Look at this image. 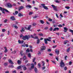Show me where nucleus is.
<instances>
[{"label": "nucleus", "instance_id": "nucleus-1", "mask_svg": "<svg viewBox=\"0 0 73 73\" xmlns=\"http://www.w3.org/2000/svg\"><path fill=\"white\" fill-rule=\"evenodd\" d=\"M29 38H31L30 35H26L25 36H23L22 39L25 40H29Z\"/></svg>", "mask_w": 73, "mask_h": 73}, {"label": "nucleus", "instance_id": "nucleus-2", "mask_svg": "<svg viewBox=\"0 0 73 73\" xmlns=\"http://www.w3.org/2000/svg\"><path fill=\"white\" fill-rule=\"evenodd\" d=\"M65 66V64H64V63L63 62L62 60L61 61V62L60 63V66L61 68H64Z\"/></svg>", "mask_w": 73, "mask_h": 73}, {"label": "nucleus", "instance_id": "nucleus-3", "mask_svg": "<svg viewBox=\"0 0 73 73\" xmlns=\"http://www.w3.org/2000/svg\"><path fill=\"white\" fill-rule=\"evenodd\" d=\"M41 5L43 6V8H44V9H46V10H48V7L45 6V4H42Z\"/></svg>", "mask_w": 73, "mask_h": 73}, {"label": "nucleus", "instance_id": "nucleus-4", "mask_svg": "<svg viewBox=\"0 0 73 73\" xmlns=\"http://www.w3.org/2000/svg\"><path fill=\"white\" fill-rule=\"evenodd\" d=\"M7 7L8 8H11L12 7V5L10 3H8L7 4Z\"/></svg>", "mask_w": 73, "mask_h": 73}, {"label": "nucleus", "instance_id": "nucleus-5", "mask_svg": "<svg viewBox=\"0 0 73 73\" xmlns=\"http://www.w3.org/2000/svg\"><path fill=\"white\" fill-rule=\"evenodd\" d=\"M51 6L53 7L54 11H57V9L56 8L57 6H55L53 5H51Z\"/></svg>", "mask_w": 73, "mask_h": 73}, {"label": "nucleus", "instance_id": "nucleus-6", "mask_svg": "<svg viewBox=\"0 0 73 73\" xmlns=\"http://www.w3.org/2000/svg\"><path fill=\"white\" fill-rule=\"evenodd\" d=\"M41 50H44L46 49V47L45 46H42L40 47Z\"/></svg>", "mask_w": 73, "mask_h": 73}, {"label": "nucleus", "instance_id": "nucleus-7", "mask_svg": "<svg viewBox=\"0 0 73 73\" xmlns=\"http://www.w3.org/2000/svg\"><path fill=\"white\" fill-rule=\"evenodd\" d=\"M32 26L31 25H29V27L27 28V27H25V28L26 30H29L31 28V27Z\"/></svg>", "mask_w": 73, "mask_h": 73}, {"label": "nucleus", "instance_id": "nucleus-8", "mask_svg": "<svg viewBox=\"0 0 73 73\" xmlns=\"http://www.w3.org/2000/svg\"><path fill=\"white\" fill-rule=\"evenodd\" d=\"M24 7L23 6H21L19 7V11H20L21 10V9H24Z\"/></svg>", "mask_w": 73, "mask_h": 73}, {"label": "nucleus", "instance_id": "nucleus-9", "mask_svg": "<svg viewBox=\"0 0 73 73\" xmlns=\"http://www.w3.org/2000/svg\"><path fill=\"white\" fill-rule=\"evenodd\" d=\"M22 67L23 68L24 70H26L27 69V68L25 67V65H23Z\"/></svg>", "mask_w": 73, "mask_h": 73}, {"label": "nucleus", "instance_id": "nucleus-10", "mask_svg": "<svg viewBox=\"0 0 73 73\" xmlns=\"http://www.w3.org/2000/svg\"><path fill=\"white\" fill-rule=\"evenodd\" d=\"M10 19L12 20H15L16 19H15V17L14 16H12L10 18Z\"/></svg>", "mask_w": 73, "mask_h": 73}, {"label": "nucleus", "instance_id": "nucleus-11", "mask_svg": "<svg viewBox=\"0 0 73 73\" xmlns=\"http://www.w3.org/2000/svg\"><path fill=\"white\" fill-rule=\"evenodd\" d=\"M59 29L58 27H55L53 30V31H58Z\"/></svg>", "mask_w": 73, "mask_h": 73}, {"label": "nucleus", "instance_id": "nucleus-12", "mask_svg": "<svg viewBox=\"0 0 73 73\" xmlns=\"http://www.w3.org/2000/svg\"><path fill=\"white\" fill-rule=\"evenodd\" d=\"M64 32H67V31H68V28H67L66 27H64Z\"/></svg>", "mask_w": 73, "mask_h": 73}, {"label": "nucleus", "instance_id": "nucleus-13", "mask_svg": "<svg viewBox=\"0 0 73 73\" xmlns=\"http://www.w3.org/2000/svg\"><path fill=\"white\" fill-rule=\"evenodd\" d=\"M20 54L22 56H23V55L25 56V54L23 53V51H21V52H20Z\"/></svg>", "mask_w": 73, "mask_h": 73}, {"label": "nucleus", "instance_id": "nucleus-14", "mask_svg": "<svg viewBox=\"0 0 73 73\" xmlns=\"http://www.w3.org/2000/svg\"><path fill=\"white\" fill-rule=\"evenodd\" d=\"M31 69H33L35 68V66L34 65V64L33 63H32L31 64Z\"/></svg>", "mask_w": 73, "mask_h": 73}, {"label": "nucleus", "instance_id": "nucleus-15", "mask_svg": "<svg viewBox=\"0 0 73 73\" xmlns=\"http://www.w3.org/2000/svg\"><path fill=\"white\" fill-rule=\"evenodd\" d=\"M9 63H10L11 64H13L14 63L12 62V61L11 60H9Z\"/></svg>", "mask_w": 73, "mask_h": 73}, {"label": "nucleus", "instance_id": "nucleus-16", "mask_svg": "<svg viewBox=\"0 0 73 73\" xmlns=\"http://www.w3.org/2000/svg\"><path fill=\"white\" fill-rule=\"evenodd\" d=\"M44 43L46 44H48V42L47 41V40L46 38H44Z\"/></svg>", "mask_w": 73, "mask_h": 73}, {"label": "nucleus", "instance_id": "nucleus-17", "mask_svg": "<svg viewBox=\"0 0 73 73\" xmlns=\"http://www.w3.org/2000/svg\"><path fill=\"white\" fill-rule=\"evenodd\" d=\"M23 16V15L20 13H19L18 14V16H19V17H21V16Z\"/></svg>", "mask_w": 73, "mask_h": 73}, {"label": "nucleus", "instance_id": "nucleus-18", "mask_svg": "<svg viewBox=\"0 0 73 73\" xmlns=\"http://www.w3.org/2000/svg\"><path fill=\"white\" fill-rule=\"evenodd\" d=\"M13 27H14L15 28H16V29H17L18 28V27L17 26L13 24L12 26Z\"/></svg>", "mask_w": 73, "mask_h": 73}, {"label": "nucleus", "instance_id": "nucleus-19", "mask_svg": "<svg viewBox=\"0 0 73 73\" xmlns=\"http://www.w3.org/2000/svg\"><path fill=\"white\" fill-rule=\"evenodd\" d=\"M4 49H5V50L4 51V52H5V53H6V52H7L8 51V50H7V47H4Z\"/></svg>", "mask_w": 73, "mask_h": 73}, {"label": "nucleus", "instance_id": "nucleus-20", "mask_svg": "<svg viewBox=\"0 0 73 73\" xmlns=\"http://www.w3.org/2000/svg\"><path fill=\"white\" fill-rule=\"evenodd\" d=\"M21 32H24L25 31V30L23 28V27H22V29L21 30H20Z\"/></svg>", "mask_w": 73, "mask_h": 73}, {"label": "nucleus", "instance_id": "nucleus-21", "mask_svg": "<svg viewBox=\"0 0 73 73\" xmlns=\"http://www.w3.org/2000/svg\"><path fill=\"white\" fill-rule=\"evenodd\" d=\"M17 63L18 64H19V65H20V64H21V62L20 60H18L17 61Z\"/></svg>", "mask_w": 73, "mask_h": 73}, {"label": "nucleus", "instance_id": "nucleus-22", "mask_svg": "<svg viewBox=\"0 0 73 73\" xmlns=\"http://www.w3.org/2000/svg\"><path fill=\"white\" fill-rule=\"evenodd\" d=\"M23 60H25L27 59V57H26V56L25 55H24L23 58Z\"/></svg>", "mask_w": 73, "mask_h": 73}, {"label": "nucleus", "instance_id": "nucleus-23", "mask_svg": "<svg viewBox=\"0 0 73 73\" xmlns=\"http://www.w3.org/2000/svg\"><path fill=\"white\" fill-rule=\"evenodd\" d=\"M40 39H39L38 38V40H37V42L36 43L38 44L40 43Z\"/></svg>", "mask_w": 73, "mask_h": 73}, {"label": "nucleus", "instance_id": "nucleus-24", "mask_svg": "<svg viewBox=\"0 0 73 73\" xmlns=\"http://www.w3.org/2000/svg\"><path fill=\"white\" fill-rule=\"evenodd\" d=\"M26 8H28V7H29V8H32V6H31V5L26 6Z\"/></svg>", "mask_w": 73, "mask_h": 73}, {"label": "nucleus", "instance_id": "nucleus-25", "mask_svg": "<svg viewBox=\"0 0 73 73\" xmlns=\"http://www.w3.org/2000/svg\"><path fill=\"white\" fill-rule=\"evenodd\" d=\"M34 71L35 73H37V69L36 67H35L34 68Z\"/></svg>", "mask_w": 73, "mask_h": 73}, {"label": "nucleus", "instance_id": "nucleus-26", "mask_svg": "<svg viewBox=\"0 0 73 73\" xmlns=\"http://www.w3.org/2000/svg\"><path fill=\"white\" fill-rule=\"evenodd\" d=\"M33 38L35 40H36V39H38V36H36L34 37Z\"/></svg>", "mask_w": 73, "mask_h": 73}, {"label": "nucleus", "instance_id": "nucleus-27", "mask_svg": "<svg viewBox=\"0 0 73 73\" xmlns=\"http://www.w3.org/2000/svg\"><path fill=\"white\" fill-rule=\"evenodd\" d=\"M40 22L41 24H44V22L42 20H40Z\"/></svg>", "mask_w": 73, "mask_h": 73}, {"label": "nucleus", "instance_id": "nucleus-28", "mask_svg": "<svg viewBox=\"0 0 73 73\" xmlns=\"http://www.w3.org/2000/svg\"><path fill=\"white\" fill-rule=\"evenodd\" d=\"M9 68H14V66H13V65H9Z\"/></svg>", "mask_w": 73, "mask_h": 73}, {"label": "nucleus", "instance_id": "nucleus-29", "mask_svg": "<svg viewBox=\"0 0 73 73\" xmlns=\"http://www.w3.org/2000/svg\"><path fill=\"white\" fill-rule=\"evenodd\" d=\"M28 56L29 58H31V54L30 53H29L28 54Z\"/></svg>", "mask_w": 73, "mask_h": 73}, {"label": "nucleus", "instance_id": "nucleus-30", "mask_svg": "<svg viewBox=\"0 0 73 73\" xmlns=\"http://www.w3.org/2000/svg\"><path fill=\"white\" fill-rule=\"evenodd\" d=\"M4 66H8V63H5L4 64Z\"/></svg>", "mask_w": 73, "mask_h": 73}, {"label": "nucleus", "instance_id": "nucleus-31", "mask_svg": "<svg viewBox=\"0 0 73 73\" xmlns=\"http://www.w3.org/2000/svg\"><path fill=\"white\" fill-rule=\"evenodd\" d=\"M69 31L70 32H71V33H72V35H73V30H72L70 29Z\"/></svg>", "mask_w": 73, "mask_h": 73}, {"label": "nucleus", "instance_id": "nucleus-32", "mask_svg": "<svg viewBox=\"0 0 73 73\" xmlns=\"http://www.w3.org/2000/svg\"><path fill=\"white\" fill-rule=\"evenodd\" d=\"M55 52L56 53V54H59V50H55Z\"/></svg>", "mask_w": 73, "mask_h": 73}, {"label": "nucleus", "instance_id": "nucleus-33", "mask_svg": "<svg viewBox=\"0 0 73 73\" xmlns=\"http://www.w3.org/2000/svg\"><path fill=\"white\" fill-rule=\"evenodd\" d=\"M70 48H69L68 49H67V50H66L67 52H69V51H70Z\"/></svg>", "mask_w": 73, "mask_h": 73}, {"label": "nucleus", "instance_id": "nucleus-34", "mask_svg": "<svg viewBox=\"0 0 73 73\" xmlns=\"http://www.w3.org/2000/svg\"><path fill=\"white\" fill-rule=\"evenodd\" d=\"M13 54H15L16 53V51L14 50L13 52H12Z\"/></svg>", "mask_w": 73, "mask_h": 73}, {"label": "nucleus", "instance_id": "nucleus-35", "mask_svg": "<svg viewBox=\"0 0 73 73\" xmlns=\"http://www.w3.org/2000/svg\"><path fill=\"white\" fill-rule=\"evenodd\" d=\"M21 68V66H19L18 67H17L18 69H20Z\"/></svg>", "mask_w": 73, "mask_h": 73}, {"label": "nucleus", "instance_id": "nucleus-36", "mask_svg": "<svg viewBox=\"0 0 73 73\" xmlns=\"http://www.w3.org/2000/svg\"><path fill=\"white\" fill-rule=\"evenodd\" d=\"M65 8H66V9H69V8H70V7L69 6H66L65 7Z\"/></svg>", "mask_w": 73, "mask_h": 73}, {"label": "nucleus", "instance_id": "nucleus-37", "mask_svg": "<svg viewBox=\"0 0 73 73\" xmlns=\"http://www.w3.org/2000/svg\"><path fill=\"white\" fill-rule=\"evenodd\" d=\"M4 11H5V9H3V10H2V13H3L5 14V13Z\"/></svg>", "mask_w": 73, "mask_h": 73}, {"label": "nucleus", "instance_id": "nucleus-38", "mask_svg": "<svg viewBox=\"0 0 73 73\" xmlns=\"http://www.w3.org/2000/svg\"><path fill=\"white\" fill-rule=\"evenodd\" d=\"M6 31V30H5V29H2V31L3 32H5Z\"/></svg>", "mask_w": 73, "mask_h": 73}, {"label": "nucleus", "instance_id": "nucleus-39", "mask_svg": "<svg viewBox=\"0 0 73 73\" xmlns=\"http://www.w3.org/2000/svg\"><path fill=\"white\" fill-rule=\"evenodd\" d=\"M38 66H39V68H41V64H40V63H38Z\"/></svg>", "mask_w": 73, "mask_h": 73}, {"label": "nucleus", "instance_id": "nucleus-40", "mask_svg": "<svg viewBox=\"0 0 73 73\" xmlns=\"http://www.w3.org/2000/svg\"><path fill=\"white\" fill-rule=\"evenodd\" d=\"M38 35L40 36H43V35H43V34H42V33H40V34H39Z\"/></svg>", "mask_w": 73, "mask_h": 73}, {"label": "nucleus", "instance_id": "nucleus-41", "mask_svg": "<svg viewBox=\"0 0 73 73\" xmlns=\"http://www.w3.org/2000/svg\"><path fill=\"white\" fill-rule=\"evenodd\" d=\"M68 69L67 68V67L66 66H65L64 67V70H67Z\"/></svg>", "mask_w": 73, "mask_h": 73}, {"label": "nucleus", "instance_id": "nucleus-42", "mask_svg": "<svg viewBox=\"0 0 73 73\" xmlns=\"http://www.w3.org/2000/svg\"><path fill=\"white\" fill-rule=\"evenodd\" d=\"M67 42H68V41L67 40H65L64 41V44H67Z\"/></svg>", "mask_w": 73, "mask_h": 73}, {"label": "nucleus", "instance_id": "nucleus-43", "mask_svg": "<svg viewBox=\"0 0 73 73\" xmlns=\"http://www.w3.org/2000/svg\"><path fill=\"white\" fill-rule=\"evenodd\" d=\"M35 60H36V58H33V62H35Z\"/></svg>", "mask_w": 73, "mask_h": 73}, {"label": "nucleus", "instance_id": "nucleus-44", "mask_svg": "<svg viewBox=\"0 0 73 73\" xmlns=\"http://www.w3.org/2000/svg\"><path fill=\"white\" fill-rule=\"evenodd\" d=\"M48 52H51V49H48L47 50Z\"/></svg>", "mask_w": 73, "mask_h": 73}, {"label": "nucleus", "instance_id": "nucleus-45", "mask_svg": "<svg viewBox=\"0 0 73 73\" xmlns=\"http://www.w3.org/2000/svg\"><path fill=\"white\" fill-rule=\"evenodd\" d=\"M52 30H53V28H52V27H50V31H52Z\"/></svg>", "mask_w": 73, "mask_h": 73}, {"label": "nucleus", "instance_id": "nucleus-46", "mask_svg": "<svg viewBox=\"0 0 73 73\" xmlns=\"http://www.w3.org/2000/svg\"><path fill=\"white\" fill-rule=\"evenodd\" d=\"M8 21V20H7V19H5L4 21V22L5 23H7V21Z\"/></svg>", "mask_w": 73, "mask_h": 73}, {"label": "nucleus", "instance_id": "nucleus-47", "mask_svg": "<svg viewBox=\"0 0 73 73\" xmlns=\"http://www.w3.org/2000/svg\"><path fill=\"white\" fill-rule=\"evenodd\" d=\"M72 62L71 61H70L69 62V65H72Z\"/></svg>", "mask_w": 73, "mask_h": 73}, {"label": "nucleus", "instance_id": "nucleus-48", "mask_svg": "<svg viewBox=\"0 0 73 73\" xmlns=\"http://www.w3.org/2000/svg\"><path fill=\"white\" fill-rule=\"evenodd\" d=\"M52 23V24H56V22H55V21H54V20L53 21Z\"/></svg>", "mask_w": 73, "mask_h": 73}, {"label": "nucleus", "instance_id": "nucleus-49", "mask_svg": "<svg viewBox=\"0 0 73 73\" xmlns=\"http://www.w3.org/2000/svg\"><path fill=\"white\" fill-rule=\"evenodd\" d=\"M48 28H49L48 27H45V28H44V29H45V30H46V29H48Z\"/></svg>", "mask_w": 73, "mask_h": 73}, {"label": "nucleus", "instance_id": "nucleus-50", "mask_svg": "<svg viewBox=\"0 0 73 73\" xmlns=\"http://www.w3.org/2000/svg\"><path fill=\"white\" fill-rule=\"evenodd\" d=\"M18 12L17 11H15V15H17V14H18Z\"/></svg>", "mask_w": 73, "mask_h": 73}, {"label": "nucleus", "instance_id": "nucleus-51", "mask_svg": "<svg viewBox=\"0 0 73 73\" xmlns=\"http://www.w3.org/2000/svg\"><path fill=\"white\" fill-rule=\"evenodd\" d=\"M5 11L6 12H8V13H9V11H8L7 9H5Z\"/></svg>", "mask_w": 73, "mask_h": 73}, {"label": "nucleus", "instance_id": "nucleus-52", "mask_svg": "<svg viewBox=\"0 0 73 73\" xmlns=\"http://www.w3.org/2000/svg\"><path fill=\"white\" fill-rule=\"evenodd\" d=\"M0 10L1 11H3V8L0 7Z\"/></svg>", "mask_w": 73, "mask_h": 73}, {"label": "nucleus", "instance_id": "nucleus-53", "mask_svg": "<svg viewBox=\"0 0 73 73\" xmlns=\"http://www.w3.org/2000/svg\"><path fill=\"white\" fill-rule=\"evenodd\" d=\"M58 27H62V25H58Z\"/></svg>", "mask_w": 73, "mask_h": 73}, {"label": "nucleus", "instance_id": "nucleus-54", "mask_svg": "<svg viewBox=\"0 0 73 73\" xmlns=\"http://www.w3.org/2000/svg\"><path fill=\"white\" fill-rule=\"evenodd\" d=\"M48 20H49V21H52V19H51L49 18Z\"/></svg>", "mask_w": 73, "mask_h": 73}, {"label": "nucleus", "instance_id": "nucleus-55", "mask_svg": "<svg viewBox=\"0 0 73 73\" xmlns=\"http://www.w3.org/2000/svg\"><path fill=\"white\" fill-rule=\"evenodd\" d=\"M57 47V45H56L55 46H53V48H55Z\"/></svg>", "mask_w": 73, "mask_h": 73}, {"label": "nucleus", "instance_id": "nucleus-56", "mask_svg": "<svg viewBox=\"0 0 73 73\" xmlns=\"http://www.w3.org/2000/svg\"><path fill=\"white\" fill-rule=\"evenodd\" d=\"M26 52H30V50L29 49H28L26 50Z\"/></svg>", "mask_w": 73, "mask_h": 73}, {"label": "nucleus", "instance_id": "nucleus-57", "mask_svg": "<svg viewBox=\"0 0 73 73\" xmlns=\"http://www.w3.org/2000/svg\"><path fill=\"white\" fill-rule=\"evenodd\" d=\"M42 63L43 64V66H44L45 65V62H44V61L42 62Z\"/></svg>", "mask_w": 73, "mask_h": 73}, {"label": "nucleus", "instance_id": "nucleus-58", "mask_svg": "<svg viewBox=\"0 0 73 73\" xmlns=\"http://www.w3.org/2000/svg\"><path fill=\"white\" fill-rule=\"evenodd\" d=\"M46 39L48 41H51V40L48 39V38H46Z\"/></svg>", "mask_w": 73, "mask_h": 73}, {"label": "nucleus", "instance_id": "nucleus-59", "mask_svg": "<svg viewBox=\"0 0 73 73\" xmlns=\"http://www.w3.org/2000/svg\"><path fill=\"white\" fill-rule=\"evenodd\" d=\"M32 14H33V12H30L29 13V15H32Z\"/></svg>", "mask_w": 73, "mask_h": 73}, {"label": "nucleus", "instance_id": "nucleus-60", "mask_svg": "<svg viewBox=\"0 0 73 73\" xmlns=\"http://www.w3.org/2000/svg\"><path fill=\"white\" fill-rule=\"evenodd\" d=\"M56 59L58 61V57H56Z\"/></svg>", "mask_w": 73, "mask_h": 73}, {"label": "nucleus", "instance_id": "nucleus-61", "mask_svg": "<svg viewBox=\"0 0 73 73\" xmlns=\"http://www.w3.org/2000/svg\"><path fill=\"white\" fill-rule=\"evenodd\" d=\"M18 43H19V44H21V41L20 40H18Z\"/></svg>", "mask_w": 73, "mask_h": 73}, {"label": "nucleus", "instance_id": "nucleus-62", "mask_svg": "<svg viewBox=\"0 0 73 73\" xmlns=\"http://www.w3.org/2000/svg\"><path fill=\"white\" fill-rule=\"evenodd\" d=\"M52 63H53V64H56V62H54V61L52 60Z\"/></svg>", "mask_w": 73, "mask_h": 73}, {"label": "nucleus", "instance_id": "nucleus-63", "mask_svg": "<svg viewBox=\"0 0 73 73\" xmlns=\"http://www.w3.org/2000/svg\"><path fill=\"white\" fill-rule=\"evenodd\" d=\"M31 64H30V63H29L27 64L26 66H30Z\"/></svg>", "mask_w": 73, "mask_h": 73}, {"label": "nucleus", "instance_id": "nucleus-64", "mask_svg": "<svg viewBox=\"0 0 73 73\" xmlns=\"http://www.w3.org/2000/svg\"><path fill=\"white\" fill-rule=\"evenodd\" d=\"M23 35L22 34H21L20 36V38H21V37H22V38H23Z\"/></svg>", "mask_w": 73, "mask_h": 73}]
</instances>
